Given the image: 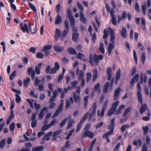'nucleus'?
Returning <instances> with one entry per match:
<instances>
[{"label":"nucleus","mask_w":151,"mask_h":151,"mask_svg":"<svg viewBox=\"0 0 151 151\" xmlns=\"http://www.w3.org/2000/svg\"><path fill=\"white\" fill-rule=\"evenodd\" d=\"M119 101H117L114 103H113L112 105V108H113L116 110V108L119 105Z\"/></svg>","instance_id":"obj_47"},{"label":"nucleus","mask_w":151,"mask_h":151,"mask_svg":"<svg viewBox=\"0 0 151 151\" xmlns=\"http://www.w3.org/2000/svg\"><path fill=\"white\" fill-rule=\"evenodd\" d=\"M84 57L85 55L83 54L80 53H78L76 56V58L81 60L83 61L86 62H87L88 61V60L85 58Z\"/></svg>","instance_id":"obj_13"},{"label":"nucleus","mask_w":151,"mask_h":151,"mask_svg":"<svg viewBox=\"0 0 151 151\" xmlns=\"http://www.w3.org/2000/svg\"><path fill=\"white\" fill-rule=\"evenodd\" d=\"M15 124L14 122H12L9 126V129L11 131H13L15 128Z\"/></svg>","instance_id":"obj_62"},{"label":"nucleus","mask_w":151,"mask_h":151,"mask_svg":"<svg viewBox=\"0 0 151 151\" xmlns=\"http://www.w3.org/2000/svg\"><path fill=\"white\" fill-rule=\"evenodd\" d=\"M77 4L78 8L81 11L80 12H83L84 10V7L82 4L79 2H77Z\"/></svg>","instance_id":"obj_41"},{"label":"nucleus","mask_w":151,"mask_h":151,"mask_svg":"<svg viewBox=\"0 0 151 151\" xmlns=\"http://www.w3.org/2000/svg\"><path fill=\"white\" fill-rule=\"evenodd\" d=\"M96 109V102L93 103V106L91 107L88 112L89 117L88 120L91 121L92 118L95 116Z\"/></svg>","instance_id":"obj_2"},{"label":"nucleus","mask_w":151,"mask_h":151,"mask_svg":"<svg viewBox=\"0 0 151 151\" xmlns=\"http://www.w3.org/2000/svg\"><path fill=\"white\" fill-rule=\"evenodd\" d=\"M63 131L62 129H60L58 131L55 132L53 134L52 136L55 137L56 136L60 134Z\"/></svg>","instance_id":"obj_51"},{"label":"nucleus","mask_w":151,"mask_h":151,"mask_svg":"<svg viewBox=\"0 0 151 151\" xmlns=\"http://www.w3.org/2000/svg\"><path fill=\"white\" fill-rule=\"evenodd\" d=\"M74 122L73 120L71 119L69 122V124L67 127V129H68L71 127L73 124Z\"/></svg>","instance_id":"obj_58"},{"label":"nucleus","mask_w":151,"mask_h":151,"mask_svg":"<svg viewBox=\"0 0 151 151\" xmlns=\"http://www.w3.org/2000/svg\"><path fill=\"white\" fill-rule=\"evenodd\" d=\"M83 123H81V122H80L79 124H78L76 129V132H78L81 129L82 127V125Z\"/></svg>","instance_id":"obj_64"},{"label":"nucleus","mask_w":151,"mask_h":151,"mask_svg":"<svg viewBox=\"0 0 151 151\" xmlns=\"http://www.w3.org/2000/svg\"><path fill=\"white\" fill-rule=\"evenodd\" d=\"M121 90V88L120 87H119L115 91L114 93V101L118 99L119 97V95L120 92Z\"/></svg>","instance_id":"obj_10"},{"label":"nucleus","mask_w":151,"mask_h":151,"mask_svg":"<svg viewBox=\"0 0 151 151\" xmlns=\"http://www.w3.org/2000/svg\"><path fill=\"white\" fill-rule=\"evenodd\" d=\"M86 81L88 82L89 81L92 76L91 74V73H86Z\"/></svg>","instance_id":"obj_53"},{"label":"nucleus","mask_w":151,"mask_h":151,"mask_svg":"<svg viewBox=\"0 0 151 151\" xmlns=\"http://www.w3.org/2000/svg\"><path fill=\"white\" fill-rule=\"evenodd\" d=\"M60 68V65L57 62L55 63L54 67L52 68L51 69L50 73V74H54L56 73L57 71Z\"/></svg>","instance_id":"obj_7"},{"label":"nucleus","mask_w":151,"mask_h":151,"mask_svg":"<svg viewBox=\"0 0 151 151\" xmlns=\"http://www.w3.org/2000/svg\"><path fill=\"white\" fill-rule=\"evenodd\" d=\"M108 31L109 32H110L111 39L110 41L113 43H114V32L113 30L111 28H108Z\"/></svg>","instance_id":"obj_9"},{"label":"nucleus","mask_w":151,"mask_h":151,"mask_svg":"<svg viewBox=\"0 0 151 151\" xmlns=\"http://www.w3.org/2000/svg\"><path fill=\"white\" fill-rule=\"evenodd\" d=\"M28 24H27L26 23L23 24L22 23H21L19 24L21 29L23 32L24 33L27 32L29 34V31L28 27Z\"/></svg>","instance_id":"obj_5"},{"label":"nucleus","mask_w":151,"mask_h":151,"mask_svg":"<svg viewBox=\"0 0 151 151\" xmlns=\"http://www.w3.org/2000/svg\"><path fill=\"white\" fill-rule=\"evenodd\" d=\"M120 32L121 35L124 38H126L127 37V30L126 28L124 27H123L122 31H120Z\"/></svg>","instance_id":"obj_17"},{"label":"nucleus","mask_w":151,"mask_h":151,"mask_svg":"<svg viewBox=\"0 0 151 151\" xmlns=\"http://www.w3.org/2000/svg\"><path fill=\"white\" fill-rule=\"evenodd\" d=\"M54 50L56 52H62L64 49L63 47L61 46L58 45H55L53 47Z\"/></svg>","instance_id":"obj_14"},{"label":"nucleus","mask_w":151,"mask_h":151,"mask_svg":"<svg viewBox=\"0 0 151 151\" xmlns=\"http://www.w3.org/2000/svg\"><path fill=\"white\" fill-rule=\"evenodd\" d=\"M6 143V139H3L0 142V147L1 149H3Z\"/></svg>","instance_id":"obj_43"},{"label":"nucleus","mask_w":151,"mask_h":151,"mask_svg":"<svg viewBox=\"0 0 151 151\" xmlns=\"http://www.w3.org/2000/svg\"><path fill=\"white\" fill-rule=\"evenodd\" d=\"M44 149V147L42 146H39L36 147H33L32 151H42Z\"/></svg>","instance_id":"obj_28"},{"label":"nucleus","mask_w":151,"mask_h":151,"mask_svg":"<svg viewBox=\"0 0 151 151\" xmlns=\"http://www.w3.org/2000/svg\"><path fill=\"white\" fill-rule=\"evenodd\" d=\"M70 21V25L72 27L75 26V22L74 17L70 18H69Z\"/></svg>","instance_id":"obj_44"},{"label":"nucleus","mask_w":151,"mask_h":151,"mask_svg":"<svg viewBox=\"0 0 151 151\" xmlns=\"http://www.w3.org/2000/svg\"><path fill=\"white\" fill-rule=\"evenodd\" d=\"M41 80H40L37 77H35V82L34 84L36 86H38L40 83Z\"/></svg>","instance_id":"obj_40"},{"label":"nucleus","mask_w":151,"mask_h":151,"mask_svg":"<svg viewBox=\"0 0 151 151\" xmlns=\"http://www.w3.org/2000/svg\"><path fill=\"white\" fill-rule=\"evenodd\" d=\"M137 95L138 99L140 104L142 105L139 109V112L140 114H142L144 112L147 110V106L146 104H143L142 95L141 93L142 89L139 82L137 84Z\"/></svg>","instance_id":"obj_1"},{"label":"nucleus","mask_w":151,"mask_h":151,"mask_svg":"<svg viewBox=\"0 0 151 151\" xmlns=\"http://www.w3.org/2000/svg\"><path fill=\"white\" fill-rule=\"evenodd\" d=\"M89 99V96H86L84 99V105L85 108L86 109L88 101Z\"/></svg>","instance_id":"obj_31"},{"label":"nucleus","mask_w":151,"mask_h":151,"mask_svg":"<svg viewBox=\"0 0 151 151\" xmlns=\"http://www.w3.org/2000/svg\"><path fill=\"white\" fill-rule=\"evenodd\" d=\"M63 108V106H61V105H59L58 107L55 111L52 116V118H53L56 117L59 115L60 113H61L62 112Z\"/></svg>","instance_id":"obj_8"},{"label":"nucleus","mask_w":151,"mask_h":151,"mask_svg":"<svg viewBox=\"0 0 151 151\" xmlns=\"http://www.w3.org/2000/svg\"><path fill=\"white\" fill-rule=\"evenodd\" d=\"M52 48V46L51 45H45L43 48L42 49V51L44 52V51H48L50 50Z\"/></svg>","instance_id":"obj_33"},{"label":"nucleus","mask_w":151,"mask_h":151,"mask_svg":"<svg viewBox=\"0 0 151 151\" xmlns=\"http://www.w3.org/2000/svg\"><path fill=\"white\" fill-rule=\"evenodd\" d=\"M109 83L108 82H106L105 84L103 87V93H106L108 91V90Z\"/></svg>","instance_id":"obj_26"},{"label":"nucleus","mask_w":151,"mask_h":151,"mask_svg":"<svg viewBox=\"0 0 151 151\" xmlns=\"http://www.w3.org/2000/svg\"><path fill=\"white\" fill-rule=\"evenodd\" d=\"M28 26H29V28L30 30L32 33H35L37 31V28L36 27H34L32 28L31 27V25L29 23H28Z\"/></svg>","instance_id":"obj_34"},{"label":"nucleus","mask_w":151,"mask_h":151,"mask_svg":"<svg viewBox=\"0 0 151 151\" xmlns=\"http://www.w3.org/2000/svg\"><path fill=\"white\" fill-rule=\"evenodd\" d=\"M100 85L99 83H97L94 87L92 89L93 91H98L99 93H100L101 89L100 88Z\"/></svg>","instance_id":"obj_22"},{"label":"nucleus","mask_w":151,"mask_h":151,"mask_svg":"<svg viewBox=\"0 0 151 151\" xmlns=\"http://www.w3.org/2000/svg\"><path fill=\"white\" fill-rule=\"evenodd\" d=\"M139 75L138 74H136L132 79L130 81V85L132 86L134 85V83L135 81H137L139 80Z\"/></svg>","instance_id":"obj_12"},{"label":"nucleus","mask_w":151,"mask_h":151,"mask_svg":"<svg viewBox=\"0 0 151 151\" xmlns=\"http://www.w3.org/2000/svg\"><path fill=\"white\" fill-rule=\"evenodd\" d=\"M36 56L37 58H43V55L41 52H39L37 54Z\"/></svg>","instance_id":"obj_63"},{"label":"nucleus","mask_w":151,"mask_h":151,"mask_svg":"<svg viewBox=\"0 0 151 151\" xmlns=\"http://www.w3.org/2000/svg\"><path fill=\"white\" fill-rule=\"evenodd\" d=\"M116 110L112 108L110 109L108 111V115L110 116H111L113 113L116 111Z\"/></svg>","instance_id":"obj_38"},{"label":"nucleus","mask_w":151,"mask_h":151,"mask_svg":"<svg viewBox=\"0 0 151 151\" xmlns=\"http://www.w3.org/2000/svg\"><path fill=\"white\" fill-rule=\"evenodd\" d=\"M147 114L148 116H144L142 118L143 120L144 121H149L150 119V116L151 115V114L150 111L149 109H147Z\"/></svg>","instance_id":"obj_21"},{"label":"nucleus","mask_w":151,"mask_h":151,"mask_svg":"<svg viewBox=\"0 0 151 151\" xmlns=\"http://www.w3.org/2000/svg\"><path fill=\"white\" fill-rule=\"evenodd\" d=\"M17 71L15 70L13 71L12 73L9 76V79L10 80H12L16 76V74Z\"/></svg>","instance_id":"obj_54"},{"label":"nucleus","mask_w":151,"mask_h":151,"mask_svg":"<svg viewBox=\"0 0 151 151\" xmlns=\"http://www.w3.org/2000/svg\"><path fill=\"white\" fill-rule=\"evenodd\" d=\"M68 118L67 117H65V118L63 119L61 123H60V125L61 127H62L63 126H64L66 123V121L67 120Z\"/></svg>","instance_id":"obj_57"},{"label":"nucleus","mask_w":151,"mask_h":151,"mask_svg":"<svg viewBox=\"0 0 151 151\" xmlns=\"http://www.w3.org/2000/svg\"><path fill=\"white\" fill-rule=\"evenodd\" d=\"M45 113L44 112H43L41 111V112L39 113V114H38L39 119H42L43 116L45 115Z\"/></svg>","instance_id":"obj_60"},{"label":"nucleus","mask_w":151,"mask_h":151,"mask_svg":"<svg viewBox=\"0 0 151 151\" xmlns=\"http://www.w3.org/2000/svg\"><path fill=\"white\" fill-rule=\"evenodd\" d=\"M62 18L60 14H58L57 16L56 19L55 21V24H60L61 22Z\"/></svg>","instance_id":"obj_27"},{"label":"nucleus","mask_w":151,"mask_h":151,"mask_svg":"<svg viewBox=\"0 0 151 151\" xmlns=\"http://www.w3.org/2000/svg\"><path fill=\"white\" fill-rule=\"evenodd\" d=\"M121 75V69L119 68L117 71L116 75L115 78L116 81L117 82V81L119 79Z\"/></svg>","instance_id":"obj_30"},{"label":"nucleus","mask_w":151,"mask_h":151,"mask_svg":"<svg viewBox=\"0 0 151 151\" xmlns=\"http://www.w3.org/2000/svg\"><path fill=\"white\" fill-rule=\"evenodd\" d=\"M79 36V33H73L72 38V40L74 42L77 41L78 40Z\"/></svg>","instance_id":"obj_19"},{"label":"nucleus","mask_w":151,"mask_h":151,"mask_svg":"<svg viewBox=\"0 0 151 151\" xmlns=\"http://www.w3.org/2000/svg\"><path fill=\"white\" fill-rule=\"evenodd\" d=\"M70 101L68 100H67L65 105V107L67 109H68L71 105V103H73V98L71 97H70Z\"/></svg>","instance_id":"obj_18"},{"label":"nucleus","mask_w":151,"mask_h":151,"mask_svg":"<svg viewBox=\"0 0 151 151\" xmlns=\"http://www.w3.org/2000/svg\"><path fill=\"white\" fill-rule=\"evenodd\" d=\"M67 51L71 55H76L77 54V52L72 47L68 48Z\"/></svg>","instance_id":"obj_25"},{"label":"nucleus","mask_w":151,"mask_h":151,"mask_svg":"<svg viewBox=\"0 0 151 151\" xmlns=\"http://www.w3.org/2000/svg\"><path fill=\"white\" fill-rule=\"evenodd\" d=\"M57 91L55 90L53 92V96L50 98V101H55L57 95Z\"/></svg>","instance_id":"obj_35"},{"label":"nucleus","mask_w":151,"mask_h":151,"mask_svg":"<svg viewBox=\"0 0 151 151\" xmlns=\"http://www.w3.org/2000/svg\"><path fill=\"white\" fill-rule=\"evenodd\" d=\"M56 123V120L55 119H53L51 121L50 123L49 124V127L53 126Z\"/></svg>","instance_id":"obj_59"},{"label":"nucleus","mask_w":151,"mask_h":151,"mask_svg":"<svg viewBox=\"0 0 151 151\" xmlns=\"http://www.w3.org/2000/svg\"><path fill=\"white\" fill-rule=\"evenodd\" d=\"M115 120V119L114 118L112 119L111 120L110 124L108 126V129L113 131L114 129Z\"/></svg>","instance_id":"obj_16"},{"label":"nucleus","mask_w":151,"mask_h":151,"mask_svg":"<svg viewBox=\"0 0 151 151\" xmlns=\"http://www.w3.org/2000/svg\"><path fill=\"white\" fill-rule=\"evenodd\" d=\"M114 47V43H109L108 47V52L109 55L111 54L112 49Z\"/></svg>","instance_id":"obj_24"},{"label":"nucleus","mask_w":151,"mask_h":151,"mask_svg":"<svg viewBox=\"0 0 151 151\" xmlns=\"http://www.w3.org/2000/svg\"><path fill=\"white\" fill-rule=\"evenodd\" d=\"M146 58V57L145 52H142V57L141 60L142 63L143 65L144 64Z\"/></svg>","instance_id":"obj_36"},{"label":"nucleus","mask_w":151,"mask_h":151,"mask_svg":"<svg viewBox=\"0 0 151 151\" xmlns=\"http://www.w3.org/2000/svg\"><path fill=\"white\" fill-rule=\"evenodd\" d=\"M88 112H87L86 114H85L82 118V120L80 121L81 123H83L87 119L88 117Z\"/></svg>","instance_id":"obj_55"},{"label":"nucleus","mask_w":151,"mask_h":151,"mask_svg":"<svg viewBox=\"0 0 151 151\" xmlns=\"http://www.w3.org/2000/svg\"><path fill=\"white\" fill-rule=\"evenodd\" d=\"M142 129L143 131V134L145 135H146L149 130V127L148 126L143 127Z\"/></svg>","instance_id":"obj_50"},{"label":"nucleus","mask_w":151,"mask_h":151,"mask_svg":"<svg viewBox=\"0 0 151 151\" xmlns=\"http://www.w3.org/2000/svg\"><path fill=\"white\" fill-rule=\"evenodd\" d=\"M93 61L95 63L98 65L99 64V59L98 58V56L97 54H95L93 57V55L92 54H91L89 55V62L90 64L92 65H93L94 63L93 60Z\"/></svg>","instance_id":"obj_3"},{"label":"nucleus","mask_w":151,"mask_h":151,"mask_svg":"<svg viewBox=\"0 0 151 151\" xmlns=\"http://www.w3.org/2000/svg\"><path fill=\"white\" fill-rule=\"evenodd\" d=\"M131 107H129L125 110L123 115V116H125L131 110Z\"/></svg>","instance_id":"obj_45"},{"label":"nucleus","mask_w":151,"mask_h":151,"mask_svg":"<svg viewBox=\"0 0 151 151\" xmlns=\"http://www.w3.org/2000/svg\"><path fill=\"white\" fill-rule=\"evenodd\" d=\"M130 127L129 125L127 124H125L122 126L121 128V132L123 133L124 132L126 129L129 128Z\"/></svg>","instance_id":"obj_37"},{"label":"nucleus","mask_w":151,"mask_h":151,"mask_svg":"<svg viewBox=\"0 0 151 151\" xmlns=\"http://www.w3.org/2000/svg\"><path fill=\"white\" fill-rule=\"evenodd\" d=\"M55 101H50V99L49 101V102L50 104V105L49 106V108L50 109H52L56 105V104L54 102Z\"/></svg>","instance_id":"obj_32"},{"label":"nucleus","mask_w":151,"mask_h":151,"mask_svg":"<svg viewBox=\"0 0 151 151\" xmlns=\"http://www.w3.org/2000/svg\"><path fill=\"white\" fill-rule=\"evenodd\" d=\"M36 114H33L31 118V120L32 122L31 123V127L32 128H35L37 125V120L36 119Z\"/></svg>","instance_id":"obj_6"},{"label":"nucleus","mask_w":151,"mask_h":151,"mask_svg":"<svg viewBox=\"0 0 151 151\" xmlns=\"http://www.w3.org/2000/svg\"><path fill=\"white\" fill-rule=\"evenodd\" d=\"M69 31V29L66 28L64 30L63 32L62 33L61 35V37H65L68 34V32Z\"/></svg>","instance_id":"obj_39"},{"label":"nucleus","mask_w":151,"mask_h":151,"mask_svg":"<svg viewBox=\"0 0 151 151\" xmlns=\"http://www.w3.org/2000/svg\"><path fill=\"white\" fill-rule=\"evenodd\" d=\"M84 73L83 71L81 70L79 74L78 79L79 80L83 79V78Z\"/></svg>","instance_id":"obj_48"},{"label":"nucleus","mask_w":151,"mask_h":151,"mask_svg":"<svg viewBox=\"0 0 151 151\" xmlns=\"http://www.w3.org/2000/svg\"><path fill=\"white\" fill-rule=\"evenodd\" d=\"M15 96L16 97V101L17 103L19 104L21 101L20 97L18 94H16Z\"/></svg>","instance_id":"obj_56"},{"label":"nucleus","mask_w":151,"mask_h":151,"mask_svg":"<svg viewBox=\"0 0 151 151\" xmlns=\"http://www.w3.org/2000/svg\"><path fill=\"white\" fill-rule=\"evenodd\" d=\"M61 34V32L58 29H56L55 30V38L56 41H57L60 36Z\"/></svg>","instance_id":"obj_23"},{"label":"nucleus","mask_w":151,"mask_h":151,"mask_svg":"<svg viewBox=\"0 0 151 151\" xmlns=\"http://www.w3.org/2000/svg\"><path fill=\"white\" fill-rule=\"evenodd\" d=\"M94 134L89 130H86L84 131L81 136L82 138L88 137L91 139H93L94 137Z\"/></svg>","instance_id":"obj_4"},{"label":"nucleus","mask_w":151,"mask_h":151,"mask_svg":"<svg viewBox=\"0 0 151 151\" xmlns=\"http://www.w3.org/2000/svg\"><path fill=\"white\" fill-rule=\"evenodd\" d=\"M27 101L29 103L31 107L33 108V103L34 102V100L32 99H27Z\"/></svg>","instance_id":"obj_49"},{"label":"nucleus","mask_w":151,"mask_h":151,"mask_svg":"<svg viewBox=\"0 0 151 151\" xmlns=\"http://www.w3.org/2000/svg\"><path fill=\"white\" fill-rule=\"evenodd\" d=\"M28 4L31 9L34 12H36L37 10L35 6L30 3H29Z\"/></svg>","instance_id":"obj_52"},{"label":"nucleus","mask_w":151,"mask_h":151,"mask_svg":"<svg viewBox=\"0 0 151 151\" xmlns=\"http://www.w3.org/2000/svg\"><path fill=\"white\" fill-rule=\"evenodd\" d=\"M147 79V75L145 74L144 75L143 73L141 72L140 76V81L141 84L143 82L146 83Z\"/></svg>","instance_id":"obj_11"},{"label":"nucleus","mask_w":151,"mask_h":151,"mask_svg":"<svg viewBox=\"0 0 151 151\" xmlns=\"http://www.w3.org/2000/svg\"><path fill=\"white\" fill-rule=\"evenodd\" d=\"M113 131L111 130H110L107 132L105 134L103 135V138H105V137H107L109 135H110L112 134L113 132Z\"/></svg>","instance_id":"obj_46"},{"label":"nucleus","mask_w":151,"mask_h":151,"mask_svg":"<svg viewBox=\"0 0 151 151\" xmlns=\"http://www.w3.org/2000/svg\"><path fill=\"white\" fill-rule=\"evenodd\" d=\"M30 79V78H27L26 79H24L23 81V84L24 86L25 87H27L28 86V84L29 83Z\"/></svg>","instance_id":"obj_29"},{"label":"nucleus","mask_w":151,"mask_h":151,"mask_svg":"<svg viewBox=\"0 0 151 151\" xmlns=\"http://www.w3.org/2000/svg\"><path fill=\"white\" fill-rule=\"evenodd\" d=\"M104 44L103 42H101L100 44L99 49L101 52L102 53H104Z\"/></svg>","instance_id":"obj_42"},{"label":"nucleus","mask_w":151,"mask_h":151,"mask_svg":"<svg viewBox=\"0 0 151 151\" xmlns=\"http://www.w3.org/2000/svg\"><path fill=\"white\" fill-rule=\"evenodd\" d=\"M50 127H49V124H45L42 127L41 130L42 131H45L47 130Z\"/></svg>","instance_id":"obj_61"},{"label":"nucleus","mask_w":151,"mask_h":151,"mask_svg":"<svg viewBox=\"0 0 151 151\" xmlns=\"http://www.w3.org/2000/svg\"><path fill=\"white\" fill-rule=\"evenodd\" d=\"M80 20L84 23H86V20L84 17V14L83 12H80Z\"/></svg>","instance_id":"obj_20"},{"label":"nucleus","mask_w":151,"mask_h":151,"mask_svg":"<svg viewBox=\"0 0 151 151\" xmlns=\"http://www.w3.org/2000/svg\"><path fill=\"white\" fill-rule=\"evenodd\" d=\"M73 98L76 103L78 104H80V99L79 96L78 95H77L75 92L73 93Z\"/></svg>","instance_id":"obj_15"}]
</instances>
